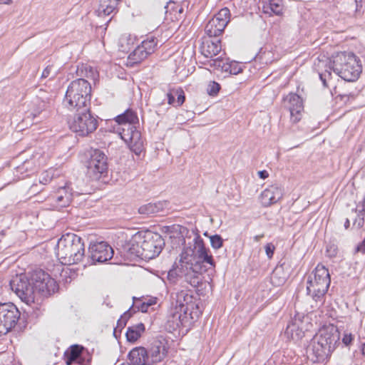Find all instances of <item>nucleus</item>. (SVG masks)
I'll list each match as a JSON object with an SVG mask.
<instances>
[{
    "mask_svg": "<svg viewBox=\"0 0 365 365\" xmlns=\"http://www.w3.org/2000/svg\"><path fill=\"white\" fill-rule=\"evenodd\" d=\"M315 68L324 87H328V80L331 76V70L346 81H356L361 73V66L357 57L350 52H340L332 56L329 65L327 62L318 59L314 63Z\"/></svg>",
    "mask_w": 365,
    "mask_h": 365,
    "instance_id": "f257e3e1",
    "label": "nucleus"
},
{
    "mask_svg": "<svg viewBox=\"0 0 365 365\" xmlns=\"http://www.w3.org/2000/svg\"><path fill=\"white\" fill-rule=\"evenodd\" d=\"M193 242V249L191 247L183 249L180 262L182 267L185 264L187 269L189 266V271L185 275V281L192 287H197L202 280L200 274L206 271V269L202 267V263H207L212 268L215 267V263L212 255L209 254V249L205 247L203 240L199 235L195 237Z\"/></svg>",
    "mask_w": 365,
    "mask_h": 365,
    "instance_id": "f03ea898",
    "label": "nucleus"
},
{
    "mask_svg": "<svg viewBox=\"0 0 365 365\" xmlns=\"http://www.w3.org/2000/svg\"><path fill=\"white\" fill-rule=\"evenodd\" d=\"M339 338L340 334L337 327L332 324L320 329L311 344L313 361L324 362L335 349Z\"/></svg>",
    "mask_w": 365,
    "mask_h": 365,
    "instance_id": "7ed1b4c3",
    "label": "nucleus"
},
{
    "mask_svg": "<svg viewBox=\"0 0 365 365\" xmlns=\"http://www.w3.org/2000/svg\"><path fill=\"white\" fill-rule=\"evenodd\" d=\"M56 255L63 264H78L85 257L84 242L73 233L63 235L56 245Z\"/></svg>",
    "mask_w": 365,
    "mask_h": 365,
    "instance_id": "20e7f679",
    "label": "nucleus"
},
{
    "mask_svg": "<svg viewBox=\"0 0 365 365\" xmlns=\"http://www.w3.org/2000/svg\"><path fill=\"white\" fill-rule=\"evenodd\" d=\"M115 120L120 126L118 130L121 138L128 144L131 150L140 155L143 150V140L140 131L135 126L138 123L136 113L128 109L115 117Z\"/></svg>",
    "mask_w": 365,
    "mask_h": 365,
    "instance_id": "39448f33",
    "label": "nucleus"
},
{
    "mask_svg": "<svg viewBox=\"0 0 365 365\" xmlns=\"http://www.w3.org/2000/svg\"><path fill=\"white\" fill-rule=\"evenodd\" d=\"M173 299H175V302L174 304L172 302L173 307L170 310L165 324V329L169 332L180 328H187L190 326V319L187 312L189 307H192V304H190L192 296L182 291L177 293L175 298H173ZM187 330V329H186Z\"/></svg>",
    "mask_w": 365,
    "mask_h": 365,
    "instance_id": "423d86ee",
    "label": "nucleus"
},
{
    "mask_svg": "<svg viewBox=\"0 0 365 365\" xmlns=\"http://www.w3.org/2000/svg\"><path fill=\"white\" fill-rule=\"evenodd\" d=\"M91 98V83L84 78L73 81L67 88L63 100V106L68 110L90 107Z\"/></svg>",
    "mask_w": 365,
    "mask_h": 365,
    "instance_id": "0eeeda50",
    "label": "nucleus"
},
{
    "mask_svg": "<svg viewBox=\"0 0 365 365\" xmlns=\"http://www.w3.org/2000/svg\"><path fill=\"white\" fill-rule=\"evenodd\" d=\"M331 279L328 269L322 264H318L313 272L308 277L307 293L316 302V306L322 304L325 294L330 285Z\"/></svg>",
    "mask_w": 365,
    "mask_h": 365,
    "instance_id": "6e6552de",
    "label": "nucleus"
},
{
    "mask_svg": "<svg viewBox=\"0 0 365 365\" xmlns=\"http://www.w3.org/2000/svg\"><path fill=\"white\" fill-rule=\"evenodd\" d=\"M74 116L68 122L70 129L79 136H88L98 128V120L91 113L90 107L71 110Z\"/></svg>",
    "mask_w": 365,
    "mask_h": 365,
    "instance_id": "1a4fd4ad",
    "label": "nucleus"
},
{
    "mask_svg": "<svg viewBox=\"0 0 365 365\" xmlns=\"http://www.w3.org/2000/svg\"><path fill=\"white\" fill-rule=\"evenodd\" d=\"M10 287L20 299L26 304L31 305L36 301H38L31 278L29 279L25 274L14 277L10 281Z\"/></svg>",
    "mask_w": 365,
    "mask_h": 365,
    "instance_id": "9d476101",
    "label": "nucleus"
},
{
    "mask_svg": "<svg viewBox=\"0 0 365 365\" xmlns=\"http://www.w3.org/2000/svg\"><path fill=\"white\" fill-rule=\"evenodd\" d=\"M186 230L185 227L175 224L161 227V240L163 241V247L169 252L178 250L185 242L184 233Z\"/></svg>",
    "mask_w": 365,
    "mask_h": 365,
    "instance_id": "9b49d317",
    "label": "nucleus"
},
{
    "mask_svg": "<svg viewBox=\"0 0 365 365\" xmlns=\"http://www.w3.org/2000/svg\"><path fill=\"white\" fill-rule=\"evenodd\" d=\"M140 235H135L126 244L125 250L130 257L153 259L160 255V248L157 245L153 246L145 241L140 245Z\"/></svg>",
    "mask_w": 365,
    "mask_h": 365,
    "instance_id": "f8f14e48",
    "label": "nucleus"
},
{
    "mask_svg": "<svg viewBox=\"0 0 365 365\" xmlns=\"http://www.w3.org/2000/svg\"><path fill=\"white\" fill-rule=\"evenodd\" d=\"M31 281L36 288L38 299L47 297L58 289L56 282L51 276L41 269L34 271L31 274Z\"/></svg>",
    "mask_w": 365,
    "mask_h": 365,
    "instance_id": "ddd939ff",
    "label": "nucleus"
},
{
    "mask_svg": "<svg viewBox=\"0 0 365 365\" xmlns=\"http://www.w3.org/2000/svg\"><path fill=\"white\" fill-rule=\"evenodd\" d=\"M20 315V312L14 304L0 303V336L15 327Z\"/></svg>",
    "mask_w": 365,
    "mask_h": 365,
    "instance_id": "4468645a",
    "label": "nucleus"
},
{
    "mask_svg": "<svg viewBox=\"0 0 365 365\" xmlns=\"http://www.w3.org/2000/svg\"><path fill=\"white\" fill-rule=\"evenodd\" d=\"M87 168L90 177L96 180L106 174L108 163L105 153L100 150H94L88 161Z\"/></svg>",
    "mask_w": 365,
    "mask_h": 365,
    "instance_id": "2eb2a0df",
    "label": "nucleus"
},
{
    "mask_svg": "<svg viewBox=\"0 0 365 365\" xmlns=\"http://www.w3.org/2000/svg\"><path fill=\"white\" fill-rule=\"evenodd\" d=\"M89 256L84 267L93 264L96 262L102 263L110 259L113 255V248L105 242H97L90 245L88 249Z\"/></svg>",
    "mask_w": 365,
    "mask_h": 365,
    "instance_id": "dca6fc26",
    "label": "nucleus"
},
{
    "mask_svg": "<svg viewBox=\"0 0 365 365\" xmlns=\"http://www.w3.org/2000/svg\"><path fill=\"white\" fill-rule=\"evenodd\" d=\"M230 19V10L227 7L220 9L206 24L205 33L209 37L219 36L224 31Z\"/></svg>",
    "mask_w": 365,
    "mask_h": 365,
    "instance_id": "f3484780",
    "label": "nucleus"
},
{
    "mask_svg": "<svg viewBox=\"0 0 365 365\" xmlns=\"http://www.w3.org/2000/svg\"><path fill=\"white\" fill-rule=\"evenodd\" d=\"M83 193L82 189L74 190L72 182H66L63 185L59 186L51 194V199L56 202L57 207H65L68 206L74 195H79Z\"/></svg>",
    "mask_w": 365,
    "mask_h": 365,
    "instance_id": "a211bd4d",
    "label": "nucleus"
},
{
    "mask_svg": "<svg viewBox=\"0 0 365 365\" xmlns=\"http://www.w3.org/2000/svg\"><path fill=\"white\" fill-rule=\"evenodd\" d=\"M157 46V39L151 38L143 41L141 44L130 53L127 61L128 66H133L144 60L148 55L154 51Z\"/></svg>",
    "mask_w": 365,
    "mask_h": 365,
    "instance_id": "6ab92c4d",
    "label": "nucleus"
},
{
    "mask_svg": "<svg viewBox=\"0 0 365 365\" xmlns=\"http://www.w3.org/2000/svg\"><path fill=\"white\" fill-rule=\"evenodd\" d=\"M284 103L290 112L291 121L294 123L299 122L304 110L302 98L296 93H290L284 98Z\"/></svg>",
    "mask_w": 365,
    "mask_h": 365,
    "instance_id": "aec40b11",
    "label": "nucleus"
},
{
    "mask_svg": "<svg viewBox=\"0 0 365 365\" xmlns=\"http://www.w3.org/2000/svg\"><path fill=\"white\" fill-rule=\"evenodd\" d=\"M282 197V188L277 185H272L262 192L259 199L264 207H268L277 202Z\"/></svg>",
    "mask_w": 365,
    "mask_h": 365,
    "instance_id": "412c9836",
    "label": "nucleus"
},
{
    "mask_svg": "<svg viewBox=\"0 0 365 365\" xmlns=\"http://www.w3.org/2000/svg\"><path fill=\"white\" fill-rule=\"evenodd\" d=\"M83 347L75 344L71 346L64 353L66 365H88L89 361L83 356Z\"/></svg>",
    "mask_w": 365,
    "mask_h": 365,
    "instance_id": "4be33fe9",
    "label": "nucleus"
},
{
    "mask_svg": "<svg viewBox=\"0 0 365 365\" xmlns=\"http://www.w3.org/2000/svg\"><path fill=\"white\" fill-rule=\"evenodd\" d=\"M303 318L302 314H297L288 323L284 332L288 338L297 341L303 337Z\"/></svg>",
    "mask_w": 365,
    "mask_h": 365,
    "instance_id": "5701e85b",
    "label": "nucleus"
},
{
    "mask_svg": "<svg viewBox=\"0 0 365 365\" xmlns=\"http://www.w3.org/2000/svg\"><path fill=\"white\" fill-rule=\"evenodd\" d=\"M222 50L220 40L205 39L200 46L201 53L206 58H212L217 56Z\"/></svg>",
    "mask_w": 365,
    "mask_h": 365,
    "instance_id": "b1692460",
    "label": "nucleus"
},
{
    "mask_svg": "<svg viewBox=\"0 0 365 365\" xmlns=\"http://www.w3.org/2000/svg\"><path fill=\"white\" fill-rule=\"evenodd\" d=\"M133 303L130 309L133 313L137 311L148 312L149 311V308L157 303L158 297L149 296H142L140 297H133Z\"/></svg>",
    "mask_w": 365,
    "mask_h": 365,
    "instance_id": "393cba45",
    "label": "nucleus"
},
{
    "mask_svg": "<svg viewBox=\"0 0 365 365\" xmlns=\"http://www.w3.org/2000/svg\"><path fill=\"white\" fill-rule=\"evenodd\" d=\"M284 5L282 0H264L262 10L269 16H279L282 14Z\"/></svg>",
    "mask_w": 365,
    "mask_h": 365,
    "instance_id": "a878e982",
    "label": "nucleus"
},
{
    "mask_svg": "<svg viewBox=\"0 0 365 365\" xmlns=\"http://www.w3.org/2000/svg\"><path fill=\"white\" fill-rule=\"evenodd\" d=\"M120 0H100L99 6L96 11L99 16H109L116 13L118 6Z\"/></svg>",
    "mask_w": 365,
    "mask_h": 365,
    "instance_id": "bb28decb",
    "label": "nucleus"
},
{
    "mask_svg": "<svg viewBox=\"0 0 365 365\" xmlns=\"http://www.w3.org/2000/svg\"><path fill=\"white\" fill-rule=\"evenodd\" d=\"M165 18L163 21L176 23L178 16L182 11V9L176 2L170 1L164 7Z\"/></svg>",
    "mask_w": 365,
    "mask_h": 365,
    "instance_id": "cd10ccee",
    "label": "nucleus"
},
{
    "mask_svg": "<svg viewBox=\"0 0 365 365\" xmlns=\"http://www.w3.org/2000/svg\"><path fill=\"white\" fill-rule=\"evenodd\" d=\"M147 350L143 347L133 349L128 354V359L133 365H146Z\"/></svg>",
    "mask_w": 365,
    "mask_h": 365,
    "instance_id": "c85d7f7f",
    "label": "nucleus"
},
{
    "mask_svg": "<svg viewBox=\"0 0 365 365\" xmlns=\"http://www.w3.org/2000/svg\"><path fill=\"white\" fill-rule=\"evenodd\" d=\"M168 103L175 107H179L183 104L185 100V93L181 88L170 90L167 94Z\"/></svg>",
    "mask_w": 365,
    "mask_h": 365,
    "instance_id": "c756f323",
    "label": "nucleus"
},
{
    "mask_svg": "<svg viewBox=\"0 0 365 365\" xmlns=\"http://www.w3.org/2000/svg\"><path fill=\"white\" fill-rule=\"evenodd\" d=\"M145 331V326L143 323L129 327L125 336L127 340L130 342L136 341Z\"/></svg>",
    "mask_w": 365,
    "mask_h": 365,
    "instance_id": "7c9ffc66",
    "label": "nucleus"
},
{
    "mask_svg": "<svg viewBox=\"0 0 365 365\" xmlns=\"http://www.w3.org/2000/svg\"><path fill=\"white\" fill-rule=\"evenodd\" d=\"M135 41V36L130 34H123L118 40V46L120 51L127 53L133 47Z\"/></svg>",
    "mask_w": 365,
    "mask_h": 365,
    "instance_id": "2f4dec72",
    "label": "nucleus"
},
{
    "mask_svg": "<svg viewBox=\"0 0 365 365\" xmlns=\"http://www.w3.org/2000/svg\"><path fill=\"white\" fill-rule=\"evenodd\" d=\"M160 362V345L157 343L147 350L146 365H155Z\"/></svg>",
    "mask_w": 365,
    "mask_h": 365,
    "instance_id": "473e14b6",
    "label": "nucleus"
},
{
    "mask_svg": "<svg viewBox=\"0 0 365 365\" xmlns=\"http://www.w3.org/2000/svg\"><path fill=\"white\" fill-rule=\"evenodd\" d=\"M177 27V23L163 21V26H161V33L164 34V38L168 40L173 35Z\"/></svg>",
    "mask_w": 365,
    "mask_h": 365,
    "instance_id": "72a5a7b5",
    "label": "nucleus"
},
{
    "mask_svg": "<svg viewBox=\"0 0 365 365\" xmlns=\"http://www.w3.org/2000/svg\"><path fill=\"white\" fill-rule=\"evenodd\" d=\"M159 211V207L158 203H148L140 206L138 208V212L140 215H144L146 216H150L155 213H157Z\"/></svg>",
    "mask_w": 365,
    "mask_h": 365,
    "instance_id": "f704fd0d",
    "label": "nucleus"
},
{
    "mask_svg": "<svg viewBox=\"0 0 365 365\" xmlns=\"http://www.w3.org/2000/svg\"><path fill=\"white\" fill-rule=\"evenodd\" d=\"M132 313H133V312L131 311V309H130L126 312H125L120 317V318L118 320L117 326L114 329V331H113V334L115 335V337H117V336H116L117 332L120 333L122 329L125 327V326L126 325L127 321L130 317Z\"/></svg>",
    "mask_w": 365,
    "mask_h": 365,
    "instance_id": "c9c22d12",
    "label": "nucleus"
},
{
    "mask_svg": "<svg viewBox=\"0 0 365 365\" xmlns=\"http://www.w3.org/2000/svg\"><path fill=\"white\" fill-rule=\"evenodd\" d=\"M54 177V170L49 169L43 171L39 178V182L42 185H47Z\"/></svg>",
    "mask_w": 365,
    "mask_h": 365,
    "instance_id": "e433bc0d",
    "label": "nucleus"
},
{
    "mask_svg": "<svg viewBox=\"0 0 365 365\" xmlns=\"http://www.w3.org/2000/svg\"><path fill=\"white\" fill-rule=\"evenodd\" d=\"M226 70L225 72H228L232 75H237L242 71V68L240 65L236 62L227 63L225 65Z\"/></svg>",
    "mask_w": 365,
    "mask_h": 365,
    "instance_id": "4c0bfd02",
    "label": "nucleus"
},
{
    "mask_svg": "<svg viewBox=\"0 0 365 365\" xmlns=\"http://www.w3.org/2000/svg\"><path fill=\"white\" fill-rule=\"evenodd\" d=\"M227 61H225V59L220 57V58H216L213 59L212 61V63H210V66L217 70H220L222 71H225V70H226L225 65H227Z\"/></svg>",
    "mask_w": 365,
    "mask_h": 365,
    "instance_id": "58836bf2",
    "label": "nucleus"
},
{
    "mask_svg": "<svg viewBox=\"0 0 365 365\" xmlns=\"http://www.w3.org/2000/svg\"><path fill=\"white\" fill-rule=\"evenodd\" d=\"M210 244L213 249L218 250L223 245V239L219 235H214L210 237Z\"/></svg>",
    "mask_w": 365,
    "mask_h": 365,
    "instance_id": "ea45409f",
    "label": "nucleus"
},
{
    "mask_svg": "<svg viewBox=\"0 0 365 365\" xmlns=\"http://www.w3.org/2000/svg\"><path fill=\"white\" fill-rule=\"evenodd\" d=\"M220 90V85L215 81H210L207 85V91L210 96H216Z\"/></svg>",
    "mask_w": 365,
    "mask_h": 365,
    "instance_id": "a19ab883",
    "label": "nucleus"
},
{
    "mask_svg": "<svg viewBox=\"0 0 365 365\" xmlns=\"http://www.w3.org/2000/svg\"><path fill=\"white\" fill-rule=\"evenodd\" d=\"M281 270L279 269H275L271 276V280L273 284H275L277 285H280L283 284L285 282V277L279 278L278 280H277V278L278 277Z\"/></svg>",
    "mask_w": 365,
    "mask_h": 365,
    "instance_id": "79ce46f5",
    "label": "nucleus"
},
{
    "mask_svg": "<svg viewBox=\"0 0 365 365\" xmlns=\"http://www.w3.org/2000/svg\"><path fill=\"white\" fill-rule=\"evenodd\" d=\"M337 246L334 244H329L327 246L326 254L329 257H334L337 255Z\"/></svg>",
    "mask_w": 365,
    "mask_h": 365,
    "instance_id": "37998d69",
    "label": "nucleus"
},
{
    "mask_svg": "<svg viewBox=\"0 0 365 365\" xmlns=\"http://www.w3.org/2000/svg\"><path fill=\"white\" fill-rule=\"evenodd\" d=\"M33 164V163L30 160H26L24 162V163L17 167V172L20 173L21 174L24 173V171H29V168H30L31 165Z\"/></svg>",
    "mask_w": 365,
    "mask_h": 365,
    "instance_id": "c03bdc74",
    "label": "nucleus"
},
{
    "mask_svg": "<svg viewBox=\"0 0 365 365\" xmlns=\"http://www.w3.org/2000/svg\"><path fill=\"white\" fill-rule=\"evenodd\" d=\"M354 340V336L351 333L344 332L342 337V342L346 345L349 346L351 344Z\"/></svg>",
    "mask_w": 365,
    "mask_h": 365,
    "instance_id": "a18cd8bd",
    "label": "nucleus"
},
{
    "mask_svg": "<svg viewBox=\"0 0 365 365\" xmlns=\"http://www.w3.org/2000/svg\"><path fill=\"white\" fill-rule=\"evenodd\" d=\"M275 247L272 243H267L265 246V252L267 257L271 259L273 257Z\"/></svg>",
    "mask_w": 365,
    "mask_h": 365,
    "instance_id": "49530a36",
    "label": "nucleus"
},
{
    "mask_svg": "<svg viewBox=\"0 0 365 365\" xmlns=\"http://www.w3.org/2000/svg\"><path fill=\"white\" fill-rule=\"evenodd\" d=\"M52 66H48L46 68H44V70L42 72L41 78H46L50 76L52 71Z\"/></svg>",
    "mask_w": 365,
    "mask_h": 365,
    "instance_id": "de8ad7c7",
    "label": "nucleus"
},
{
    "mask_svg": "<svg viewBox=\"0 0 365 365\" xmlns=\"http://www.w3.org/2000/svg\"><path fill=\"white\" fill-rule=\"evenodd\" d=\"M356 251L359 252H365V237L364 240L356 247Z\"/></svg>",
    "mask_w": 365,
    "mask_h": 365,
    "instance_id": "09e8293b",
    "label": "nucleus"
},
{
    "mask_svg": "<svg viewBox=\"0 0 365 365\" xmlns=\"http://www.w3.org/2000/svg\"><path fill=\"white\" fill-rule=\"evenodd\" d=\"M258 175L262 179H266L269 177V173L267 170H260L258 172Z\"/></svg>",
    "mask_w": 365,
    "mask_h": 365,
    "instance_id": "8fccbe9b",
    "label": "nucleus"
},
{
    "mask_svg": "<svg viewBox=\"0 0 365 365\" xmlns=\"http://www.w3.org/2000/svg\"><path fill=\"white\" fill-rule=\"evenodd\" d=\"M12 3L11 0H0V4L9 5Z\"/></svg>",
    "mask_w": 365,
    "mask_h": 365,
    "instance_id": "3c124183",
    "label": "nucleus"
},
{
    "mask_svg": "<svg viewBox=\"0 0 365 365\" xmlns=\"http://www.w3.org/2000/svg\"><path fill=\"white\" fill-rule=\"evenodd\" d=\"M263 237H264L263 235H256V236L254 237V240H255V242H258Z\"/></svg>",
    "mask_w": 365,
    "mask_h": 365,
    "instance_id": "603ef678",
    "label": "nucleus"
},
{
    "mask_svg": "<svg viewBox=\"0 0 365 365\" xmlns=\"http://www.w3.org/2000/svg\"><path fill=\"white\" fill-rule=\"evenodd\" d=\"M168 277L169 279H170V280H171L173 278H174V272H173V271H172V270H171V271H170V272H168Z\"/></svg>",
    "mask_w": 365,
    "mask_h": 365,
    "instance_id": "864d4df0",
    "label": "nucleus"
},
{
    "mask_svg": "<svg viewBox=\"0 0 365 365\" xmlns=\"http://www.w3.org/2000/svg\"><path fill=\"white\" fill-rule=\"evenodd\" d=\"M349 225H350L349 220V219H346V222L344 223L345 228L347 229L349 227Z\"/></svg>",
    "mask_w": 365,
    "mask_h": 365,
    "instance_id": "5fc2aeb1",
    "label": "nucleus"
},
{
    "mask_svg": "<svg viewBox=\"0 0 365 365\" xmlns=\"http://www.w3.org/2000/svg\"><path fill=\"white\" fill-rule=\"evenodd\" d=\"M361 352L364 355L365 354V343L362 344Z\"/></svg>",
    "mask_w": 365,
    "mask_h": 365,
    "instance_id": "6e6d98bb",
    "label": "nucleus"
},
{
    "mask_svg": "<svg viewBox=\"0 0 365 365\" xmlns=\"http://www.w3.org/2000/svg\"><path fill=\"white\" fill-rule=\"evenodd\" d=\"M363 208H362V211L365 213V197H364V200L363 201Z\"/></svg>",
    "mask_w": 365,
    "mask_h": 365,
    "instance_id": "4d7b16f0",
    "label": "nucleus"
},
{
    "mask_svg": "<svg viewBox=\"0 0 365 365\" xmlns=\"http://www.w3.org/2000/svg\"><path fill=\"white\" fill-rule=\"evenodd\" d=\"M89 68V71L90 73H93V68L91 67V66H88V67H86L85 69L86 71H87V69Z\"/></svg>",
    "mask_w": 365,
    "mask_h": 365,
    "instance_id": "13d9d810",
    "label": "nucleus"
},
{
    "mask_svg": "<svg viewBox=\"0 0 365 365\" xmlns=\"http://www.w3.org/2000/svg\"><path fill=\"white\" fill-rule=\"evenodd\" d=\"M339 96L341 97V99H343L344 97H346L347 95L346 94H344V95L340 94Z\"/></svg>",
    "mask_w": 365,
    "mask_h": 365,
    "instance_id": "bf43d9fd",
    "label": "nucleus"
},
{
    "mask_svg": "<svg viewBox=\"0 0 365 365\" xmlns=\"http://www.w3.org/2000/svg\"><path fill=\"white\" fill-rule=\"evenodd\" d=\"M30 174L29 173H27L25 175V176H29Z\"/></svg>",
    "mask_w": 365,
    "mask_h": 365,
    "instance_id": "052dcab7",
    "label": "nucleus"
}]
</instances>
